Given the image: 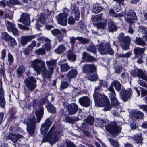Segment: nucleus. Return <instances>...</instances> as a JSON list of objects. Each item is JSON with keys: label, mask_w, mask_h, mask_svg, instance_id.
Instances as JSON below:
<instances>
[{"label": "nucleus", "mask_w": 147, "mask_h": 147, "mask_svg": "<svg viewBox=\"0 0 147 147\" xmlns=\"http://www.w3.org/2000/svg\"><path fill=\"white\" fill-rule=\"evenodd\" d=\"M31 67L33 68L38 75L41 73L44 79H50L53 71L47 69L45 62L40 59H37L30 62Z\"/></svg>", "instance_id": "nucleus-1"}, {"label": "nucleus", "mask_w": 147, "mask_h": 147, "mask_svg": "<svg viewBox=\"0 0 147 147\" xmlns=\"http://www.w3.org/2000/svg\"><path fill=\"white\" fill-rule=\"evenodd\" d=\"M113 86L114 87L117 91H120V98L124 102H126L131 98L133 93L131 88H128L127 90H125L123 87L121 88L122 85L117 80H115L111 82L110 86L107 89L109 93H116Z\"/></svg>", "instance_id": "nucleus-2"}, {"label": "nucleus", "mask_w": 147, "mask_h": 147, "mask_svg": "<svg viewBox=\"0 0 147 147\" xmlns=\"http://www.w3.org/2000/svg\"><path fill=\"white\" fill-rule=\"evenodd\" d=\"M102 90V87L99 85L95 88L93 97L95 105L101 107H104V111L109 110L111 108L109 100L105 96L99 92Z\"/></svg>", "instance_id": "nucleus-3"}, {"label": "nucleus", "mask_w": 147, "mask_h": 147, "mask_svg": "<svg viewBox=\"0 0 147 147\" xmlns=\"http://www.w3.org/2000/svg\"><path fill=\"white\" fill-rule=\"evenodd\" d=\"M55 127L54 126L51 127L47 135L44 136L42 142H48L51 144H54L59 140V136L61 134V132L55 131Z\"/></svg>", "instance_id": "nucleus-4"}, {"label": "nucleus", "mask_w": 147, "mask_h": 147, "mask_svg": "<svg viewBox=\"0 0 147 147\" xmlns=\"http://www.w3.org/2000/svg\"><path fill=\"white\" fill-rule=\"evenodd\" d=\"M106 130L111 135L113 138L116 137L121 133L122 129L121 126L117 125V123L112 122L108 124L105 127Z\"/></svg>", "instance_id": "nucleus-5"}, {"label": "nucleus", "mask_w": 147, "mask_h": 147, "mask_svg": "<svg viewBox=\"0 0 147 147\" xmlns=\"http://www.w3.org/2000/svg\"><path fill=\"white\" fill-rule=\"evenodd\" d=\"M18 20L19 22L22 23L25 25L23 26L20 24H18V26L20 28L26 30H29V28L28 26L30 24V16L28 14L26 13H22Z\"/></svg>", "instance_id": "nucleus-6"}, {"label": "nucleus", "mask_w": 147, "mask_h": 147, "mask_svg": "<svg viewBox=\"0 0 147 147\" xmlns=\"http://www.w3.org/2000/svg\"><path fill=\"white\" fill-rule=\"evenodd\" d=\"M118 40L123 50H126L129 49L131 39L129 36H124V34L121 33L118 37Z\"/></svg>", "instance_id": "nucleus-7"}, {"label": "nucleus", "mask_w": 147, "mask_h": 147, "mask_svg": "<svg viewBox=\"0 0 147 147\" xmlns=\"http://www.w3.org/2000/svg\"><path fill=\"white\" fill-rule=\"evenodd\" d=\"M98 49L100 53L102 55L109 54L111 55H113L114 52L111 47L109 43L103 44L101 43L97 45Z\"/></svg>", "instance_id": "nucleus-8"}, {"label": "nucleus", "mask_w": 147, "mask_h": 147, "mask_svg": "<svg viewBox=\"0 0 147 147\" xmlns=\"http://www.w3.org/2000/svg\"><path fill=\"white\" fill-rule=\"evenodd\" d=\"M69 10L67 8L64 9L63 12L57 15L56 17V19L57 23L63 26H66L67 25V18L68 16V13Z\"/></svg>", "instance_id": "nucleus-9"}, {"label": "nucleus", "mask_w": 147, "mask_h": 147, "mask_svg": "<svg viewBox=\"0 0 147 147\" xmlns=\"http://www.w3.org/2000/svg\"><path fill=\"white\" fill-rule=\"evenodd\" d=\"M27 131L30 134H33L34 133L36 125V118L34 116L30 117L26 123Z\"/></svg>", "instance_id": "nucleus-10"}, {"label": "nucleus", "mask_w": 147, "mask_h": 147, "mask_svg": "<svg viewBox=\"0 0 147 147\" xmlns=\"http://www.w3.org/2000/svg\"><path fill=\"white\" fill-rule=\"evenodd\" d=\"M36 80L33 77L30 76L26 79L24 83L27 87L31 91H32L36 86Z\"/></svg>", "instance_id": "nucleus-11"}, {"label": "nucleus", "mask_w": 147, "mask_h": 147, "mask_svg": "<svg viewBox=\"0 0 147 147\" xmlns=\"http://www.w3.org/2000/svg\"><path fill=\"white\" fill-rule=\"evenodd\" d=\"M131 74L132 76L137 77L145 80L147 82V76L141 69L135 68L131 70Z\"/></svg>", "instance_id": "nucleus-12"}, {"label": "nucleus", "mask_w": 147, "mask_h": 147, "mask_svg": "<svg viewBox=\"0 0 147 147\" xmlns=\"http://www.w3.org/2000/svg\"><path fill=\"white\" fill-rule=\"evenodd\" d=\"M2 80L0 79V107L4 108L6 105V100L5 98V90L3 86Z\"/></svg>", "instance_id": "nucleus-13"}, {"label": "nucleus", "mask_w": 147, "mask_h": 147, "mask_svg": "<svg viewBox=\"0 0 147 147\" xmlns=\"http://www.w3.org/2000/svg\"><path fill=\"white\" fill-rule=\"evenodd\" d=\"M70 11L72 14L75 15V20H78L80 17V12L79 8L76 3H72L70 7Z\"/></svg>", "instance_id": "nucleus-14"}, {"label": "nucleus", "mask_w": 147, "mask_h": 147, "mask_svg": "<svg viewBox=\"0 0 147 147\" xmlns=\"http://www.w3.org/2000/svg\"><path fill=\"white\" fill-rule=\"evenodd\" d=\"M6 24L7 26V29L9 32L11 31L15 36H18L19 35V31L18 29L15 27V26L14 24L7 20L6 21Z\"/></svg>", "instance_id": "nucleus-15"}, {"label": "nucleus", "mask_w": 147, "mask_h": 147, "mask_svg": "<svg viewBox=\"0 0 147 147\" xmlns=\"http://www.w3.org/2000/svg\"><path fill=\"white\" fill-rule=\"evenodd\" d=\"M137 18L136 14L133 10H129L127 13V16L125 17V20L129 24H133V20Z\"/></svg>", "instance_id": "nucleus-16"}, {"label": "nucleus", "mask_w": 147, "mask_h": 147, "mask_svg": "<svg viewBox=\"0 0 147 147\" xmlns=\"http://www.w3.org/2000/svg\"><path fill=\"white\" fill-rule=\"evenodd\" d=\"M52 124L51 121L49 118L47 119L45 123L41 125L40 129L41 134L43 135L45 134Z\"/></svg>", "instance_id": "nucleus-17"}, {"label": "nucleus", "mask_w": 147, "mask_h": 147, "mask_svg": "<svg viewBox=\"0 0 147 147\" xmlns=\"http://www.w3.org/2000/svg\"><path fill=\"white\" fill-rule=\"evenodd\" d=\"M83 71L85 73L90 74L96 71V67L94 64L84 65L82 67Z\"/></svg>", "instance_id": "nucleus-18"}, {"label": "nucleus", "mask_w": 147, "mask_h": 147, "mask_svg": "<svg viewBox=\"0 0 147 147\" xmlns=\"http://www.w3.org/2000/svg\"><path fill=\"white\" fill-rule=\"evenodd\" d=\"M109 96L111 100V105H110L111 107V106L115 107V108L118 107L119 104L116 98V93H109Z\"/></svg>", "instance_id": "nucleus-19"}, {"label": "nucleus", "mask_w": 147, "mask_h": 147, "mask_svg": "<svg viewBox=\"0 0 147 147\" xmlns=\"http://www.w3.org/2000/svg\"><path fill=\"white\" fill-rule=\"evenodd\" d=\"M78 109V105L75 103H72L68 105L67 107L69 115L75 114L77 111Z\"/></svg>", "instance_id": "nucleus-20"}, {"label": "nucleus", "mask_w": 147, "mask_h": 147, "mask_svg": "<svg viewBox=\"0 0 147 147\" xmlns=\"http://www.w3.org/2000/svg\"><path fill=\"white\" fill-rule=\"evenodd\" d=\"M36 37V35L22 36L20 38L21 43L22 46H25L28 42L31 40L35 38Z\"/></svg>", "instance_id": "nucleus-21"}, {"label": "nucleus", "mask_w": 147, "mask_h": 147, "mask_svg": "<svg viewBox=\"0 0 147 147\" xmlns=\"http://www.w3.org/2000/svg\"><path fill=\"white\" fill-rule=\"evenodd\" d=\"M23 136L20 134H16L13 133L9 134L7 137L8 140H11L13 143H16L20 139L23 138Z\"/></svg>", "instance_id": "nucleus-22"}, {"label": "nucleus", "mask_w": 147, "mask_h": 147, "mask_svg": "<svg viewBox=\"0 0 147 147\" xmlns=\"http://www.w3.org/2000/svg\"><path fill=\"white\" fill-rule=\"evenodd\" d=\"M79 102L82 106L86 107H88L90 106V99L88 97L84 96L79 99Z\"/></svg>", "instance_id": "nucleus-23"}, {"label": "nucleus", "mask_w": 147, "mask_h": 147, "mask_svg": "<svg viewBox=\"0 0 147 147\" xmlns=\"http://www.w3.org/2000/svg\"><path fill=\"white\" fill-rule=\"evenodd\" d=\"M46 63L48 69L54 71V69L57 66V60L54 59H51L50 60L46 61Z\"/></svg>", "instance_id": "nucleus-24"}, {"label": "nucleus", "mask_w": 147, "mask_h": 147, "mask_svg": "<svg viewBox=\"0 0 147 147\" xmlns=\"http://www.w3.org/2000/svg\"><path fill=\"white\" fill-rule=\"evenodd\" d=\"M146 49V48H141L136 47L134 49V52L135 54V58H142V54H143Z\"/></svg>", "instance_id": "nucleus-25"}, {"label": "nucleus", "mask_w": 147, "mask_h": 147, "mask_svg": "<svg viewBox=\"0 0 147 147\" xmlns=\"http://www.w3.org/2000/svg\"><path fill=\"white\" fill-rule=\"evenodd\" d=\"M131 138L137 144H140V145H142L143 144V138L142 136V134L139 133L135 134L131 137Z\"/></svg>", "instance_id": "nucleus-26"}, {"label": "nucleus", "mask_w": 147, "mask_h": 147, "mask_svg": "<svg viewBox=\"0 0 147 147\" xmlns=\"http://www.w3.org/2000/svg\"><path fill=\"white\" fill-rule=\"evenodd\" d=\"M108 30L109 32H113L116 31L118 27L113 22L112 20L110 18L108 20Z\"/></svg>", "instance_id": "nucleus-27"}, {"label": "nucleus", "mask_w": 147, "mask_h": 147, "mask_svg": "<svg viewBox=\"0 0 147 147\" xmlns=\"http://www.w3.org/2000/svg\"><path fill=\"white\" fill-rule=\"evenodd\" d=\"M67 58L71 61L74 62L76 60V55L73 51L69 50L67 51Z\"/></svg>", "instance_id": "nucleus-28"}, {"label": "nucleus", "mask_w": 147, "mask_h": 147, "mask_svg": "<svg viewBox=\"0 0 147 147\" xmlns=\"http://www.w3.org/2000/svg\"><path fill=\"white\" fill-rule=\"evenodd\" d=\"M35 113L37 117V122L39 123L43 115L44 108L43 107H41L39 110H36Z\"/></svg>", "instance_id": "nucleus-29"}, {"label": "nucleus", "mask_w": 147, "mask_h": 147, "mask_svg": "<svg viewBox=\"0 0 147 147\" xmlns=\"http://www.w3.org/2000/svg\"><path fill=\"white\" fill-rule=\"evenodd\" d=\"M78 74V71L76 69H73L69 71L67 76L68 79L70 80L76 77Z\"/></svg>", "instance_id": "nucleus-30"}, {"label": "nucleus", "mask_w": 147, "mask_h": 147, "mask_svg": "<svg viewBox=\"0 0 147 147\" xmlns=\"http://www.w3.org/2000/svg\"><path fill=\"white\" fill-rule=\"evenodd\" d=\"M103 9V8L99 4H94L93 5L92 11L94 13L97 14L101 12Z\"/></svg>", "instance_id": "nucleus-31"}, {"label": "nucleus", "mask_w": 147, "mask_h": 147, "mask_svg": "<svg viewBox=\"0 0 147 147\" xmlns=\"http://www.w3.org/2000/svg\"><path fill=\"white\" fill-rule=\"evenodd\" d=\"M107 24V21L105 20L103 22H101L97 23H93L94 26L96 27L98 29H105L106 26Z\"/></svg>", "instance_id": "nucleus-32"}, {"label": "nucleus", "mask_w": 147, "mask_h": 147, "mask_svg": "<svg viewBox=\"0 0 147 147\" xmlns=\"http://www.w3.org/2000/svg\"><path fill=\"white\" fill-rule=\"evenodd\" d=\"M66 49L65 45L61 44L59 45L57 48L55 50V52L57 54L62 53Z\"/></svg>", "instance_id": "nucleus-33"}, {"label": "nucleus", "mask_w": 147, "mask_h": 147, "mask_svg": "<svg viewBox=\"0 0 147 147\" xmlns=\"http://www.w3.org/2000/svg\"><path fill=\"white\" fill-rule=\"evenodd\" d=\"M80 119L78 117L73 116L71 117L67 116L65 117V121L67 123L74 124L76 121H79Z\"/></svg>", "instance_id": "nucleus-34"}, {"label": "nucleus", "mask_w": 147, "mask_h": 147, "mask_svg": "<svg viewBox=\"0 0 147 147\" xmlns=\"http://www.w3.org/2000/svg\"><path fill=\"white\" fill-rule=\"evenodd\" d=\"M46 107L49 112L53 113H55L56 112V108L50 102L48 101Z\"/></svg>", "instance_id": "nucleus-35"}, {"label": "nucleus", "mask_w": 147, "mask_h": 147, "mask_svg": "<svg viewBox=\"0 0 147 147\" xmlns=\"http://www.w3.org/2000/svg\"><path fill=\"white\" fill-rule=\"evenodd\" d=\"M143 36L140 37H136L135 42L136 45L142 46H144L146 44V43L144 40Z\"/></svg>", "instance_id": "nucleus-36"}, {"label": "nucleus", "mask_w": 147, "mask_h": 147, "mask_svg": "<svg viewBox=\"0 0 147 147\" xmlns=\"http://www.w3.org/2000/svg\"><path fill=\"white\" fill-rule=\"evenodd\" d=\"M90 75L88 77V79L91 81H96L98 79L96 73V71H93V72L89 74Z\"/></svg>", "instance_id": "nucleus-37"}, {"label": "nucleus", "mask_w": 147, "mask_h": 147, "mask_svg": "<svg viewBox=\"0 0 147 147\" xmlns=\"http://www.w3.org/2000/svg\"><path fill=\"white\" fill-rule=\"evenodd\" d=\"M42 39H44L45 41V43L44 45V47L47 51H48L51 49V40L46 37H42Z\"/></svg>", "instance_id": "nucleus-38"}, {"label": "nucleus", "mask_w": 147, "mask_h": 147, "mask_svg": "<svg viewBox=\"0 0 147 147\" xmlns=\"http://www.w3.org/2000/svg\"><path fill=\"white\" fill-rule=\"evenodd\" d=\"M84 121L88 124L89 125H91L94 124V118L92 116L89 115L87 118L85 119Z\"/></svg>", "instance_id": "nucleus-39"}, {"label": "nucleus", "mask_w": 147, "mask_h": 147, "mask_svg": "<svg viewBox=\"0 0 147 147\" xmlns=\"http://www.w3.org/2000/svg\"><path fill=\"white\" fill-rule=\"evenodd\" d=\"M133 116L137 119H142L143 116V113L137 110H135L133 111Z\"/></svg>", "instance_id": "nucleus-40"}, {"label": "nucleus", "mask_w": 147, "mask_h": 147, "mask_svg": "<svg viewBox=\"0 0 147 147\" xmlns=\"http://www.w3.org/2000/svg\"><path fill=\"white\" fill-rule=\"evenodd\" d=\"M86 50L93 53L96 54V49L95 46L94 44L89 45L86 47Z\"/></svg>", "instance_id": "nucleus-41"}, {"label": "nucleus", "mask_w": 147, "mask_h": 147, "mask_svg": "<svg viewBox=\"0 0 147 147\" xmlns=\"http://www.w3.org/2000/svg\"><path fill=\"white\" fill-rule=\"evenodd\" d=\"M102 13L98 14V15H92L91 19L92 21L94 22H98L102 19Z\"/></svg>", "instance_id": "nucleus-42"}, {"label": "nucleus", "mask_w": 147, "mask_h": 147, "mask_svg": "<svg viewBox=\"0 0 147 147\" xmlns=\"http://www.w3.org/2000/svg\"><path fill=\"white\" fill-rule=\"evenodd\" d=\"M131 55V52L129 51L125 54H117L116 57L117 58H129Z\"/></svg>", "instance_id": "nucleus-43"}, {"label": "nucleus", "mask_w": 147, "mask_h": 147, "mask_svg": "<svg viewBox=\"0 0 147 147\" xmlns=\"http://www.w3.org/2000/svg\"><path fill=\"white\" fill-rule=\"evenodd\" d=\"M25 71V67L23 65H21L18 68L17 72L19 77L22 75Z\"/></svg>", "instance_id": "nucleus-44"}, {"label": "nucleus", "mask_w": 147, "mask_h": 147, "mask_svg": "<svg viewBox=\"0 0 147 147\" xmlns=\"http://www.w3.org/2000/svg\"><path fill=\"white\" fill-rule=\"evenodd\" d=\"M108 141L111 144L113 147H120L119 142L115 139L108 138Z\"/></svg>", "instance_id": "nucleus-45"}, {"label": "nucleus", "mask_w": 147, "mask_h": 147, "mask_svg": "<svg viewBox=\"0 0 147 147\" xmlns=\"http://www.w3.org/2000/svg\"><path fill=\"white\" fill-rule=\"evenodd\" d=\"M11 36L9 35L6 32H4L1 33V38L5 41L7 42L8 40L11 37Z\"/></svg>", "instance_id": "nucleus-46"}, {"label": "nucleus", "mask_w": 147, "mask_h": 147, "mask_svg": "<svg viewBox=\"0 0 147 147\" xmlns=\"http://www.w3.org/2000/svg\"><path fill=\"white\" fill-rule=\"evenodd\" d=\"M7 42H8V45L12 47H14L17 44L15 39L11 36L8 39Z\"/></svg>", "instance_id": "nucleus-47"}, {"label": "nucleus", "mask_w": 147, "mask_h": 147, "mask_svg": "<svg viewBox=\"0 0 147 147\" xmlns=\"http://www.w3.org/2000/svg\"><path fill=\"white\" fill-rule=\"evenodd\" d=\"M44 23L45 19L44 18L42 19L40 18V19L37 21V23L36 24V26L38 30H39L40 27L43 26Z\"/></svg>", "instance_id": "nucleus-48"}, {"label": "nucleus", "mask_w": 147, "mask_h": 147, "mask_svg": "<svg viewBox=\"0 0 147 147\" xmlns=\"http://www.w3.org/2000/svg\"><path fill=\"white\" fill-rule=\"evenodd\" d=\"M60 68L61 72H65L69 69L70 67L67 63H64L61 65Z\"/></svg>", "instance_id": "nucleus-49"}, {"label": "nucleus", "mask_w": 147, "mask_h": 147, "mask_svg": "<svg viewBox=\"0 0 147 147\" xmlns=\"http://www.w3.org/2000/svg\"><path fill=\"white\" fill-rule=\"evenodd\" d=\"M20 3L18 0H9L7 4V5L9 7H11L12 5H17L20 4Z\"/></svg>", "instance_id": "nucleus-50"}, {"label": "nucleus", "mask_w": 147, "mask_h": 147, "mask_svg": "<svg viewBox=\"0 0 147 147\" xmlns=\"http://www.w3.org/2000/svg\"><path fill=\"white\" fill-rule=\"evenodd\" d=\"M77 39L78 41L84 44H87L90 41V40L88 38H84L82 37H78V38H77Z\"/></svg>", "instance_id": "nucleus-51"}, {"label": "nucleus", "mask_w": 147, "mask_h": 147, "mask_svg": "<svg viewBox=\"0 0 147 147\" xmlns=\"http://www.w3.org/2000/svg\"><path fill=\"white\" fill-rule=\"evenodd\" d=\"M35 53L38 55H45L46 53L45 50L43 48H39L35 51Z\"/></svg>", "instance_id": "nucleus-52"}, {"label": "nucleus", "mask_w": 147, "mask_h": 147, "mask_svg": "<svg viewBox=\"0 0 147 147\" xmlns=\"http://www.w3.org/2000/svg\"><path fill=\"white\" fill-rule=\"evenodd\" d=\"M51 32L53 35L55 36H57L61 33V30L57 29H54L52 30Z\"/></svg>", "instance_id": "nucleus-53"}, {"label": "nucleus", "mask_w": 147, "mask_h": 147, "mask_svg": "<svg viewBox=\"0 0 147 147\" xmlns=\"http://www.w3.org/2000/svg\"><path fill=\"white\" fill-rule=\"evenodd\" d=\"M75 20H76L75 18H74L73 16H71L67 19L68 23L70 25H74L75 24Z\"/></svg>", "instance_id": "nucleus-54"}, {"label": "nucleus", "mask_w": 147, "mask_h": 147, "mask_svg": "<svg viewBox=\"0 0 147 147\" xmlns=\"http://www.w3.org/2000/svg\"><path fill=\"white\" fill-rule=\"evenodd\" d=\"M69 86V83L66 82L64 81H61L60 89L61 90H62L64 89H65L67 88Z\"/></svg>", "instance_id": "nucleus-55"}, {"label": "nucleus", "mask_w": 147, "mask_h": 147, "mask_svg": "<svg viewBox=\"0 0 147 147\" xmlns=\"http://www.w3.org/2000/svg\"><path fill=\"white\" fill-rule=\"evenodd\" d=\"M16 111V109L13 108H12L9 111V113L10 114V117L13 119H16V117L15 116V115Z\"/></svg>", "instance_id": "nucleus-56"}, {"label": "nucleus", "mask_w": 147, "mask_h": 147, "mask_svg": "<svg viewBox=\"0 0 147 147\" xmlns=\"http://www.w3.org/2000/svg\"><path fill=\"white\" fill-rule=\"evenodd\" d=\"M82 55V59L84 61L87 62V60H88V59L90 54L86 52H83Z\"/></svg>", "instance_id": "nucleus-57"}, {"label": "nucleus", "mask_w": 147, "mask_h": 147, "mask_svg": "<svg viewBox=\"0 0 147 147\" xmlns=\"http://www.w3.org/2000/svg\"><path fill=\"white\" fill-rule=\"evenodd\" d=\"M8 61L9 65H11L13 62L14 61V58L13 56L9 52L8 54Z\"/></svg>", "instance_id": "nucleus-58"}, {"label": "nucleus", "mask_w": 147, "mask_h": 147, "mask_svg": "<svg viewBox=\"0 0 147 147\" xmlns=\"http://www.w3.org/2000/svg\"><path fill=\"white\" fill-rule=\"evenodd\" d=\"M138 83L142 87H145L147 89V84L144 81L139 80L138 81Z\"/></svg>", "instance_id": "nucleus-59"}, {"label": "nucleus", "mask_w": 147, "mask_h": 147, "mask_svg": "<svg viewBox=\"0 0 147 147\" xmlns=\"http://www.w3.org/2000/svg\"><path fill=\"white\" fill-rule=\"evenodd\" d=\"M96 121L99 126L102 127L105 122L104 120L100 118H97Z\"/></svg>", "instance_id": "nucleus-60"}, {"label": "nucleus", "mask_w": 147, "mask_h": 147, "mask_svg": "<svg viewBox=\"0 0 147 147\" xmlns=\"http://www.w3.org/2000/svg\"><path fill=\"white\" fill-rule=\"evenodd\" d=\"M5 10L6 11H5V18H8L10 19H12L13 18V15H12L11 16H10L9 13L7 12V11H8L9 10L7 9H5Z\"/></svg>", "instance_id": "nucleus-61"}, {"label": "nucleus", "mask_w": 147, "mask_h": 147, "mask_svg": "<svg viewBox=\"0 0 147 147\" xmlns=\"http://www.w3.org/2000/svg\"><path fill=\"white\" fill-rule=\"evenodd\" d=\"M66 147H76L74 143L71 141H67L65 142Z\"/></svg>", "instance_id": "nucleus-62"}, {"label": "nucleus", "mask_w": 147, "mask_h": 147, "mask_svg": "<svg viewBox=\"0 0 147 147\" xmlns=\"http://www.w3.org/2000/svg\"><path fill=\"white\" fill-rule=\"evenodd\" d=\"M147 95V90L142 88H141V96L144 97L145 96Z\"/></svg>", "instance_id": "nucleus-63"}, {"label": "nucleus", "mask_w": 147, "mask_h": 147, "mask_svg": "<svg viewBox=\"0 0 147 147\" xmlns=\"http://www.w3.org/2000/svg\"><path fill=\"white\" fill-rule=\"evenodd\" d=\"M140 29L144 34L147 35V28L146 27L141 26L140 27Z\"/></svg>", "instance_id": "nucleus-64"}]
</instances>
